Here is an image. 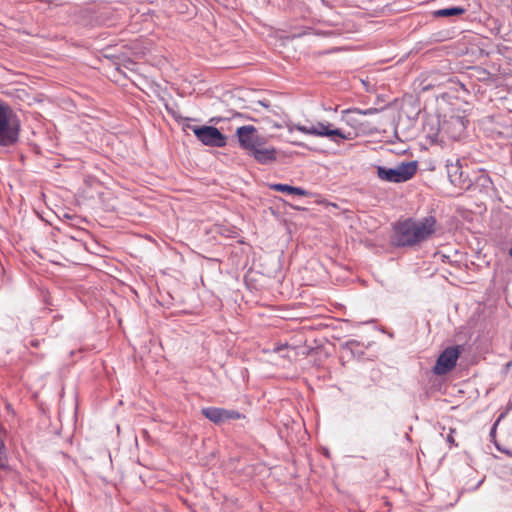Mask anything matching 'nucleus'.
Listing matches in <instances>:
<instances>
[{
	"mask_svg": "<svg viewBox=\"0 0 512 512\" xmlns=\"http://www.w3.org/2000/svg\"><path fill=\"white\" fill-rule=\"evenodd\" d=\"M289 132L297 130L306 135L328 137L332 142L340 144L343 140H349L350 133H345L341 129L333 128V125L329 122H317L316 124L308 127L301 124H288Z\"/></svg>",
	"mask_w": 512,
	"mask_h": 512,
	"instance_id": "nucleus-3",
	"label": "nucleus"
},
{
	"mask_svg": "<svg viewBox=\"0 0 512 512\" xmlns=\"http://www.w3.org/2000/svg\"><path fill=\"white\" fill-rule=\"evenodd\" d=\"M496 426H497V423H495L493 425V427L491 428V431H490V436L491 437H494L495 436V433H496Z\"/></svg>",
	"mask_w": 512,
	"mask_h": 512,
	"instance_id": "nucleus-18",
	"label": "nucleus"
},
{
	"mask_svg": "<svg viewBox=\"0 0 512 512\" xmlns=\"http://www.w3.org/2000/svg\"><path fill=\"white\" fill-rule=\"evenodd\" d=\"M417 172V162H402L395 168L377 166V176L380 180L391 183H403L410 180Z\"/></svg>",
	"mask_w": 512,
	"mask_h": 512,
	"instance_id": "nucleus-4",
	"label": "nucleus"
},
{
	"mask_svg": "<svg viewBox=\"0 0 512 512\" xmlns=\"http://www.w3.org/2000/svg\"><path fill=\"white\" fill-rule=\"evenodd\" d=\"M21 122L13 110L0 102V146L15 145L20 136Z\"/></svg>",
	"mask_w": 512,
	"mask_h": 512,
	"instance_id": "nucleus-2",
	"label": "nucleus"
},
{
	"mask_svg": "<svg viewBox=\"0 0 512 512\" xmlns=\"http://www.w3.org/2000/svg\"><path fill=\"white\" fill-rule=\"evenodd\" d=\"M236 136L240 147L248 152H251L260 144H266L265 137L259 135L257 129L253 125L238 127L236 130Z\"/></svg>",
	"mask_w": 512,
	"mask_h": 512,
	"instance_id": "nucleus-6",
	"label": "nucleus"
},
{
	"mask_svg": "<svg viewBox=\"0 0 512 512\" xmlns=\"http://www.w3.org/2000/svg\"><path fill=\"white\" fill-rule=\"evenodd\" d=\"M461 353L460 346H452L446 348L438 357L433 372L436 375H444L450 372L456 365Z\"/></svg>",
	"mask_w": 512,
	"mask_h": 512,
	"instance_id": "nucleus-7",
	"label": "nucleus"
},
{
	"mask_svg": "<svg viewBox=\"0 0 512 512\" xmlns=\"http://www.w3.org/2000/svg\"><path fill=\"white\" fill-rule=\"evenodd\" d=\"M447 174L450 182L462 190H469L472 185V179L463 169L459 160L454 163H447Z\"/></svg>",
	"mask_w": 512,
	"mask_h": 512,
	"instance_id": "nucleus-8",
	"label": "nucleus"
},
{
	"mask_svg": "<svg viewBox=\"0 0 512 512\" xmlns=\"http://www.w3.org/2000/svg\"><path fill=\"white\" fill-rule=\"evenodd\" d=\"M350 111L354 112V113H357V114H360V115H373V114H376V113L379 112V110L377 108H368V109L354 108V109H352Z\"/></svg>",
	"mask_w": 512,
	"mask_h": 512,
	"instance_id": "nucleus-15",
	"label": "nucleus"
},
{
	"mask_svg": "<svg viewBox=\"0 0 512 512\" xmlns=\"http://www.w3.org/2000/svg\"><path fill=\"white\" fill-rule=\"evenodd\" d=\"M273 126H274L275 128H281V125H279V124H274Z\"/></svg>",
	"mask_w": 512,
	"mask_h": 512,
	"instance_id": "nucleus-23",
	"label": "nucleus"
},
{
	"mask_svg": "<svg viewBox=\"0 0 512 512\" xmlns=\"http://www.w3.org/2000/svg\"><path fill=\"white\" fill-rule=\"evenodd\" d=\"M310 33V29H305L299 33L293 34V37H301Z\"/></svg>",
	"mask_w": 512,
	"mask_h": 512,
	"instance_id": "nucleus-17",
	"label": "nucleus"
},
{
	"mask_svg": "<svg viewBox=\"0 0 512 512\" xmlns=\"http://www.w3.org/2000/svg\"><path fill=\"white\" fill-rule=\"evenodd\" d=\"M508 407L509 409H512V401L509 402Z\"/></svg>",
	"mask_w": 512,
	"mask_h": 512,
	"instance_id": "nucleus-24",
	"label": "nucleus"
},
{
	"mask_svg": "<svg viewBox=\"0 0 512 512\" xmlns=\"http://www.w3.org/2000/svg\"><path fill=\"white\" fill-rule=\"evenodd\" d=\"M511 366H512V361H510V362H508V363L506 364V368H507V369H509Z\"/></svg>",
	"mask_w": 512,
	"mask_h": 512,
	"instance_id": "nucleus-21",
	"label": "nucleus"
},
{
	"mask_svg": "<svg viewBox=\"0 0 512 512\" xmlns=\"http://www.w3.org/2000/svg\"><path fill=\"white\" fill-rule=\"evenodd\" d=\"M465 9L462 8V7H448V8H443V9H439V10H436L434 11V16L435 17H452V16H458V15H462L465 13Z\"/></svg>",
	"mask_w": 512,
	"mask_h": 512,
	"instance_id": "nucleus-14",
	"label": "nucleus"
},
{
	"mask_svg": "<svg viewBox=\"0 0 512 512\" xmlns=\"http://www.w3.org/2000/svg\"><path fill=\"white\" fill-rule=\"evenodd\" d=\"M508 255L512 258V247L509 249Z\"/></svg>",
	"mask_w": 512,
	"mask_h": 512,
	"instance_id": "nucleus-22",
	"label": "nucleus"
},
{
	"mask_svg": "<svg viewBox=\"0 0 512 512\" xmlns=\"http://www.w3.org/2000/svg\"><path fill=\"white\" fill-rule=\"evenodd\" d=\"M271 189L278 191V192L295 194L298 196L310 195V193L307 190H305L301 187L290 186L288 184H273V185H271Z\"/></svg>",
	"mask_w": 512,
	"mask_h": 512,
	"instance_id": "nucleus-13",
	"label": "nucleus"
},
{
	"mask_svg": "<svg viewBox=\"0 0 512 512\" xmlns=\"http://www.w3.org/2000/svg\"><path fill=\"white\" fill-rule=\"evenodd\" d=\"M468 120L464 116H451L445 121L441 129L445 131L452 139H459L465 132Z\"/></svg>",
	"mask_w": 512,
	"mask_h": 512,
	"instance_id": "nucleus-10",
	"label": "nucleus"
},
{
	"mask_svg": "<svg viewBox=\"0 0 512 512\" xmlns=\"http://www.w3.org/2000/svg\"><path fill=\"white\" fill-rule=\"evenodd\" d=\"M434 217L421 220L412 218L397 222L393 227L392 244L396 247H413L427 240L435 232Z\"/></svg>",
	"mask_w": 512,
	"mask_h": 512,
	"instance_id": "nucleus-1",
	"label": "nucleus"
},
{
	"mask_svg": "<svg viewBox=\"0 0 512 512\" xmlns=\"http://www.w3.org/2000/svg\"><path fill=\"white\" fill-rule=\"evenodd\" d=\"M250 154L258 163L263 165L273 163L277 159V150L272 146L267 147L265 144L255 147Z\"/></svg>",
	"mask_w": 512,
	"mask_h": 512,
	"instance_id": "nucleus-11",
	"label": "nucleus"
},
{
	"mask_svg": "<svg viewBox=\"0 0 512 512\" xmlns=\"http://www.w3.org/2000/svg\"><path fill=\"white\" fill-rule=\"evenodd\" d=\"M447 441H448L449 443H454V438H453L451 435H448V437H447Z\"/></svg>",
	"mask_w": 512,
	"mask_h": 512,
	"instance_id": "nucleus-19",
	"label": "nucleus"
},
{
	"mask_svg": "<svg viewBox=\"0 0 512 512\" xmlns=\"http://www.w3.org/2000/svg\"><path fill=\"white\" fill-rule=\"evenodd\" d=\"M196 138L205 146L222 148L227 144V137L214 126H187Z\"/></svg>",
	"mask_w": 512,
	"mask_h": 512,
	"instance_id": "nucleus-5",
	"label": "nucleus"
},
{
	"mask_svg": "<svg viewBox=\"0 0 512 512\" xmlns=\"http://www.w3.org/2000/svg\"><path fill=\"white\" fill-rule=\"evenodd\" d=\"M202 414L215 424H221L226 422L227 420L241 418V414L237 411L217 407L203 408Z\"/></svg>",
	"mask_w": 512,
	"mask_h": 512,
	"instance_id": "nucleus-9",
	"label": "nucleus"
},
{
	"mask_svg": "<svg viewBox=\"0 0 512 512\" xmlns=\"http://www.w3.org/2000/svg\"><path fill=\"white\" fill-rule=\"evenodd\" d=\"M291 143H292V144H294V145H296V146H300V147H302V146H303V143H301V142L293 141V142H291Z\"/></svg>",
	"mask_w": 512,
	"mask_h": 512,
	"instance_id": "nucleus-20",
	"label": "nucleus"
},
{
	"mask_svg": "<svg viewBox=\"0 0 512 512\" xmlns=\"http://www.w3.org/2000/svg\"><path fill=\"white\" fill-rule=\"evenodd\" d=\"M493 186V182L488 174L478 173L472 180V185L469 190L478 193H488Z\"/></svg>",
	"mask_w": 512,
	"mask_h": 512,
	"instance_id": "nucleus-12",
	"label": "nucleus"
},
{
	"mask_svg": "<svg viewBox=\"0 0 512 512\" xmlns=\"http://www.w3.org/2000/svg\"><path fill=\"white\" fill-rule=\"evenodd\" d=\"M6 466V457L4 453V444L0 441V468Z\"/></svg>",
	"mask_w": 512,
	"mask_h": 512,
	"instance_id": "nucleus-16",
	"label": "nucleus"
}]
</instances>
